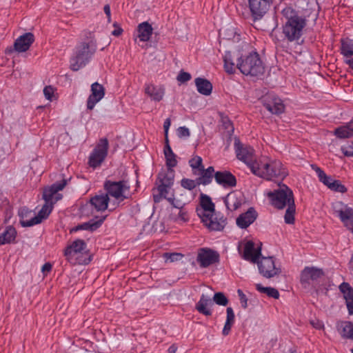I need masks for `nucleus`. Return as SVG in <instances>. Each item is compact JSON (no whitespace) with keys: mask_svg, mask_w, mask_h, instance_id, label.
Segmentation results:
<instances>
[{"mask_svg":"<svg viewBox=\"0 0 353 353\" xmlns=\"http://www.w3.org/2000/svg\"><path fill=\"white\" fill-rule=\"evenodd\" d=\"M264 107L273 114H281L285 110L283 101L273 94H269L263 98Z\"/></svg>","mask_w":353,"mask_h":353,"instance_id":"15","label":"nucleus"},{"mask_svg":"<svg viewBox=\"0 0 353 353\" xmlns=\"http://www.w3.org/2000/svg\"><path fill=\"white\" fill-rule=\"evenodd\" d=\"M55 88L52 85L46 86L43 89V94L46 99L52 101Z\"/></svg>","mask_w":353,"mask_h":353,"instance_id":"47","label":"nucleus"},{"mask_svg":"<svg viewBox=\"0 0 353 353\" xmlns=\"http://www.w3.org/2000/svg\"><path fill=\"white\" fill-rule=\"evenodd\" d=\"M183 257V255L182 254L178 253V252H172V253L165 252L163 255L164 262L166 263H171L180 261Z\"/></svg>","mask_w":353,"mask_h":353,"instance_id":"42","label":"nucleus"},{"mask_svg":"<svg viewBox=\"0 0 353 353\" xmlns=\"http://www.w3.org/2000/svg\"><path fill=\"white\" fill-rule=\"evenodd\" d=\"M164 155L166 161V166L167 168H174L177 165L176 156L173 152L170 144L168 139H166V142L165 143L164 146Z\"/></svg>","mask_w":353,"mask_h":353,"instance_id":"31","label":"nucleus"},{"mask_svg":"<svg viewBox=\"0 0 353 353\" xmlns=\"http://www.w3.org/2000/svg\"><path fill=\"white\" fill-rule=\"evenodd\" d=\"M310 324L316 329H318V330H321L323 327V323L318 320V319H315V320H311L310 321Z\"/></svg>","mask_w":353,"mask_h":353,"instance_id":"57","label":"nucleus"},{"mask_svg":"<svg viewBox=\"0 0 353 353\" xmlns=\"http://www.w3.org/2000/svg\"><path fill=\"white\" fill-rule=\"evenodd\" d=\"M241 52L226 51L223 56L224 69L228 74H234L238 69V63L241 61Z\"/></svg>","mask_w":353,"mask_h":353,"instance_id":"16","label":"nucleus"},{"mask_svg":"<svg viewBox=\"0 0 353 353\" xmlns=\"http://www.w3.org/2000/svg\"><path fill=\"white\" fill-rule=\"evenodd\" d=\"M197 260L201 265H212L219 262V254L210 248H201L199 251Z\"/></svg>","mask_w":353,"mask_h":353,"instance_id":"18","label":"nucleus"},{"mask_svg":"<svg viewBox=\"0 0 353 353\" xmlns=\"http://www.w3.org/2000/svg\"><path fill=\"white\" fill-rule=\"evenodd\" d=\"M338 330L343 338L353 340V323L343 321L338 324Z\"/></svg>","mask_w":353,"mask_h":353,"instance_id":"36","label":"nucleus"},{"mask_svg":"<svg viewBox=\"0 0 353 353\" xmlns=\"http://www.w3.org/2000/svg\"><path fill=\"white\" fill-rule=\"evenodd\" d=\"M87 243L81 239H77L68 244L65 249V256L68 261L73 258L76 254L82 253L85 250Z\"/></svg>","mask_w":353,"mask_h":353,"instance_id":"21","label":"nucleus"},{"mask_svg":"<svg viewBox=\"0 0 353 353\" xmlns=\"http://www.w3.org/2000/svg\"><path fill=\"white\" fill-rule=\"evenodd\" d=\"M170 125H171L170 119H166L165 121H164V123H163V128H164L165 137V141H166V139H168V130L170 128Z\"/></svg>","mask_w":353,"mask_h":353,"instance_id":"58","label":"nucleus"},{"mask_svg":"<svg viewBox=\"0 0 353 353\" xmlns=\"http://www.w3.org/2000/svg\"><path fill=\"white\" fill-rule=\"evenodd\" d=\"M341 54L346 58L353 55V45L346 42H342L341 48Z\"/></svg>","mask_w":353,"mask_h":353,"instance_id":"45","label":"nucleus"},{"mask_svg":"<svg viewBox=\"0 0 353 353\" xmlns=\"http://www.w3.org/2000/svg\"><path fill=\"white\" fill-rule=\"evenodd\" d=\"M259 273L266 279L278 276L281 273L280 266H258Z\"/></svg>","mask_w":353,"mask_h":353,"instance_id":"35","label":"nucleus"},{"mask_svg":"<svg viewBox=\"0 0 353 353\" xmlns=\"http://www.w3.org/2000/svg\"><path fill=\"white\" fill-rule=\"evenodd\" d=\"M252 173L267 181L283 179L288 174L281 161L268 157L258 159Z\"/></svg>","mask_w":353,"mask_h":353,"instance_id":"3","label":"nucleus"},{"mask_svg":"<svg viewBox=\"0 0 353 353\" xmlns=\"http://www.w3.org/2000/svg\"><path fill=\"white\" fill-rule=\"evenodd\" d=\"M189 164L195 174L204 168L203 165V159L199 156L192 158L189 161Z\"/></svg>","mask_w":353,"mask_h":353,"instance_id":"41","label":"nucleus"},{"mask_svg":"<svg viewBox=\"0 0 353 353\" xmlns=\"http://www.w3.org/2000/svg\"><path fill=\"white\" fill-rule=\"evenodd\" d=\"M329 189L332 191L345 193L347 191V188L344 185L341 183L339 180H335L331 177V180L325 185Z\"/></svg>","mask_w":353,"mask_h":353,"instance_id":"38","label":"nucleus"},{"mask_svg":"<svg viewBox=\"0 0 353 353\" xmlns=\"http://www.w3.org/2000/svg\"><path fill=\"white\" fill-rule=\"evenodd\" d=\"M201 219L203 224L210 230L221 231L227 225V219L219 212L208 215L203 214Z\"/></svg>","mask_w":353,"mask_h":353,"instance_id":"12","label":"nucleus"},{"mask_svg":"<svg viewBox=\"0 0 353 353\" xmlns=\"http://www.w3.org/2000/svg\"><path fill=\"white\" fill-rule=\"evenodd\" d=\"M52 270V266H42L41 271L42 272L46 274L50 272Z\"/></svg>","mask_w":353,"mask_h":353,"instance_id":"61","label":"nucleus"},{"mask_svg":"<svg viewBox=\"0 0 353 353\" xmlns=\"http://www.w3.org/2000/svg\"><path fill=\"white\" fill-rule=\"evenodd\" d=\"M234 149L237 159L245 163L252 172L253 167H255L258 161L255 158L253 148L241 143L239 140H235Z\"/></svg>","mask_w":353,"mask_h":353,"instance_id":"11","label":"nucleus"},{"mask_svg":"<svg viewBox=\"0 0 353 353\" xmlns=\"http://www.w3.org/2000/svg\"><path fill=\"white\" fill-rule=\"evenodd\" d=\"M159 195H154V200L155 202H159L161 198L167 199L171 204L174 202V194L171 192V186H166L165 185H160L157 188Z\"/></svg>","mask_w":353,"mask_h":353,"instance_id":"29","label":"nucleus"},{"mask_svg":"<svg viewBox=\"0 0 353 353\" xmlns=\"http://www.w3.org/2000/svg\"><path fill=\"white\" fill-rule=\"evenodd\" d=\"M238 69L245 75L259 76L264 72V66L259 54L252 51L241 53V61L238 63Z\"/></svg>","mask_w":353,"mask_h":353,"instance_id":"4","label":"nucleus"},{"mask_svg":"<svg viewBox=\"0 0 353 353\" xmlns=\"http://www.w3.org/2000/svg\"><path fill=\"white\" fill-rule=\"evenodd\" d=\"M233 324L234 323L225 321L223 331H222V333L224 336H227L229 334Z\"/></svg>","mask_w":353,"mask_h":353,"instance_id":"54","label":"nucleus"},{"mask_svg":"<svg viewBox=\"0 0 353 353\" xmlns=\"http://www.w3.org/2000/svg\"><path fill=\"white\" fill-rule=\"evenodd\" d=\"M191 75L190 73L181 71L177 77V80L181 83H185L190 80Z\"/></svg>","mask_w":353,"mask_h":353,"instance_id":"50","label":"nucleus"},{"mask_svg":"<svg viewBox=\"0 0 353 353\" xmlns=\"http://www.w3.org/2000/svg\"><path fill=\"white\" fill-rule=\"evenodd\" d=\"M196 183L194 180L189 179H183L181 181V186L189 190L195 188Z\"/></svg>","mask_w":353,"mask_h":353,"instance_id":"46","label":"nucleus"},{"mask_svg":"<svg viewBox=\"0 0 353 353\" xmlns=\"http://www.w3.org/2000/svg\"><path fill=\"white\" fill-rule=\"evenodd\" d=\"M256 289L261 293L266 294L269 297H272L276 299L279 298V292L276 288L263 287L261 284L258 283L256 285Z\"/></svg>","mask_w":353,"mask_h":353,"instance_id":"39","label":"nucleus"},{"mask_svg":"<svg viewBox=\"0 0 353 353\" xmlns=\"http://www.w3.org/2000/svg\"><path fill=\"white\" fill-rule=\"evenodd\" d=\"M32 211L29 210L28 208H22L20 209L19 212V216L21 217V220L20 221V223H21V221H25L23 219L25 216H27L28 214H30Z\"/></svg>","mask_w":353,"mask_h":353,"instance_id":"56","label":"nucleus"},{"mask_svg":"<svg viewBox=\"0 0 353 353\" xmlns=\"http://www.w3.org/2000/svg\"><path fill=\"white\" fill-rule=\"evenodd\" d=\"M325 276V272L317 266H305L300 274V282L304 288L316 285Z\"/></svg>","mask_w":353,"mask_h":353,"instance_id":"10","label":"nucleus"},{"mask_svg":"<svg viewBox=\"0 0 353 353\" xmlns=\"http://www.w3.org/2000/svg\"><path fill=\"white\" fill-rule=\"evenodd\" d=\"M145 93L150 96L152 100L160 101L164 95V90L152 84L146 85L145 87Z\"/></svg>","mask_w":353,"mask_h":353,"instance_id":"33","label":"nucleus"},{"mask_svg":"<svg viewBox=\"0 0 353 353\" xmlns=\"http://www.w3.org/2000/svg\"><path fill=\"white\" fill-rule=\"evenodd\" d=\"M90 91V110H92L95 105L104 97L105 90L103 85L95 82L91 85Z\"/></svg>","mask_w":353,"mask_h":353,"instance_id":"20","label":"nucleus"},{"mask_svg":"<svg viewBox=\"0 0 353 353\" xmlns=\"http://www.w3.org/2000/svg\"><path fill=\"white\" fill-rule=\"evenodd\" d=\"M177 133L179 137H188L190 136V130L185 126L179 127Z\"/></svg>","mask_w":353,"mask_h":353,"instance_id":"51","label":"nucleus"},{"mask_svg":"<svg viewBox=\"0 0 353 353\" xmlns=\"http://www.w3.org/2000/svg\"><path fill=\"white\" fill-rule=\"evenodd\" d=\"M281 13L284 19L282 26L284 39L290 43H300L306 31L309 16L303 11L292 7H285Z\"/></svg>","mask_w":353,"mask_h":353,"instance_id":"1","label":"nucleus"},{"mask_svg":"<svg viewBox=\"0 0 353 353\" xmlns=\"http://www.w3.org/2000/svg\"><path fill=\"white\" fill-rule=\"evenodd\" d=\"M200 205L202 209L196 210L200 218L203 217V214L208 215L216 212L214 209V203L212 202L211 198L207 194H201Z\"/></svg>","mask_w":353,"mask_h":353,"instance_id":"23","label":"nucleus"},{"mask_svg":"<svg viewBox=\"0 0 353 353\" xmlns=\"http://www.w3.org/2000/svg\"><path fill=\"white\" fill-rule=\"evenodd\" d=\"M237 294L239 296L240 302L243 308L246 309L248 307V299L245 294L240 289L237 290Z\"/></svg>","mask_w":353,"mask_h":353,"instance_id":"49","label":"nucleus"},{"mask_svg":"<svg viewBox=\"0 0 353 353\" xmlns=\"http://www.w3.org/2000/svg\"><path fill=\"white\" fill-rule=\"evenodd\" d=\"M109 143L106 138L99 140L90 154V168H99L105 161L108 152Z\"/></svg>","mask_w":353,"mask_h":353,"instance_id":"9","label":"nucleus"},{"mask_svg":"<svg viewBox=\"0 0 353 353\" xmlns=\"http://www.w3.org/2000/svg\"><path fill=\"white\" fill-rule=\"evenodd\" d=\"M341 151L345 157H353V141L349 145L342 146Z\"/></svg>","mask_w":353,"mask_h":353,"instance_id":"48","label":"nucleus"},{"mask_svg":"<svg viewBox=\"0 0 353 353\" xmlns=\"http://www.w3.org/2000/svg\"><path fill=\"white\" fill-rule=\"evenodd\" d=\"M67 183V181L63 179L61 182H57L50 186L43 189V199L45 201L44 205L39 210L38 214L29 221H21V225L23 227H30L42 222L46 219L51 213L54 205L62 199V194L59 191L62 190Z\"/></svg>","mask_w":353,"mask_h":353,"instance_id":"2","label":"nucleus"},{"mask_svg":"<svg viewBox=\"0 0 353 353\" xmlns=\"http://www.w3.org/2000/svg\"><path fill=\"white\" fill-rule=\"evenodd\" d=\"M17 231L14 228L9 226L0 234V244L10 243L14 241Z\"/></svg>","mask_w":353,"mask_h":353,"instance_id":"37","label":"nucleus"},{"mask_svg":"<svg viewBox=\"0 0 353 353\" xmlns=\"http://www.w3.org/2000/svg\"><path fill=\"white\" fill-rule=\"evenodd\" d=\"M195 85L197 91L203 95L208 96L212 93V85L206 79L198 77L195 79Z\"/></svg>","mask_w":353,"mask_h":353,"instance_id":"32","label":"nucleus"},{"mask_svg":"<svg viewBox=\"0 0 353 353\" xmlns=\"http://www.w3.org/2000/svg\"><path fill=\"white\" fill-rule=\"evenodd\" d=\"M247 1L254 21L261 19L270 6V0H247Z\"/></svg>","mask_w":353,"mask_h":353,"instance_id":"14","label":"nucleus"},{"mask_svg":"<svg viewBox=\"0 0 353 353\" xmlns=\"http://www.w3.org/2000/svg\"><path fill=\"white\" fill-rule=\"evenodd\" d=\"M113 26L114 28V30L112 32V34L115 37L120 36L123 32V29L118 26L117 23H114L113 24Z\"/></svg>","mask_w":353,"mask_h":353,"instance_id":"55","label":"nucleus"},{"mask_svg":"<svg viewBox=\"0 0 353 353\" xmlns=\"http://www.w3.org/2000/svg\"><path fill=\"white\" fill-rule=\"evenodd\" d=\"M152 32L153 28L151 24L148 21H144L138 25L136 37L138 38L140 41L146 42L150 39Z\"/></svg>","mask_w":353,"mask_h":353,"instance_id":"26","label":"nucleus"},{"mask_svg":"<svg viewBox=\"0 0 353 353\" xmlns=\"http://www.w3.org/2000/svg\"><path fill=\"white\" fill-rule=\"evenodd\" d=\"M261 247L256 246L252 241H248L245 243L243 257L253 263H259V259L261 256Z\"/></svg>","mask_w":353,"mask_h":353,"instance_id":"17","label":"nucleus"},{"mask_svg":"<svg viewBox=\"0 0 353 353\" xmlns=\"http://www.w3.org/2000/svg\"><path fill=\"white\" fill-rule=\"evenodd\" d=\"M103 11L107 17L108 22H111V10L110 7L108 4L104 6Z\"/></svg>","mask_w":353,"mask_h":353,"instance_id":"59","label":"nucleus"},{"mask_svg":"<svg viewBox=\"0 0 353 353\" xmlns=\"http://www.w3.org/2000/svg\"><path fill=\"white\" fill-rule=\"evenodd\" d=\"M80 230H88V222H85L82 224H79L70 230V233L77 232Z\"/></svg>","mask_w":353,"mask_h":353,"instance_id":"53","label":"nucleus"},{"mask_svg":"<svg viewBox=\"0 0 353 353\" xmlns=\"http://www.w3.org/2000/svg\"><path fill=\"white\" fill-rule=\"evenodd\" d=\"M256 219V212L253 208H250L246 212L241 214L236 219V225L241 228H246Z\"/></svg>","mask_w":353,"mask_h":353,"instance_id":"27","label":"nucleus"},{"mask_svg":"<svg viewBox=\"0 0 353 353\" xmlns=\"http://www.w3.org/2000/svg\"><path fill=\"white\" fill-rule=\"evenodd\" d=\"M176 350H177V347L174 344L172 345L168 349L169 353H175L176 352Z\"/></svg>","mask_w":353,"mask_h":353,"instance_id":"63","label":"nucleus"},{"mask_svg":"<svg viewBox=\"0 0 353 353\" xmlns=\"http://www.w3.org/2000/svg\"><path fill=\"white\" fill-rule=\"evenodd\" d=\"M265 194L269 199L271 205L279 210L294 203L293 192L285 184L279 185L278 189L268 191Z\"/></svg>","mask_w":353,"mask_h":353,"instance_id":"6","label":"nucleus"},{"mask_svg":"<svg viewBox=\"0 0 353 353\" xmlns=\"http://www.w3.org/2000/svg\"><path fill=\"white\" fill-rule=\"evenodd\" d=\"M224 203L228 210H236L242 203L241 193L237 191L230 192L224 199Z\"/></svg>","mask_w":353,"mask_h":353,"instance_id":"24","label":"nucleus"},{"mask_svg":"<svg viewBox=\"0 0 353 353\" xmlns=\"http://www.w3.org/2000/svg\"><path fill=\"white\" fill-rule=\"evenodd\" d=\"M332 210L344 227L353 234V208L342 201H336L332 203Z\"/></svg>","mask_w":353,"mask_h":353,"instance_id":"8","label":"nucleus"},{"mask_svg":"<svg viewBox=\"0 0 353 353\" xmlns=\"http://www.w3.org/2000/svg\"><path fill=\"white\" fill-rule=\"evenodd\" d=\"M223 125L225 129L233 131L234 128L232 122L228 118L223 119Z\"/></svg>","mask_w":353,"mask_h":353,"instance_id":"60","label":"nucleus"},{"mask_svg":"<svg viewBox=\"0 0 353 353\" xmlns=\"http://www.w3.org/2000/svg\"><path fill=\"white\" fill-rule=\"evenodd\" d=\"M109 201L108 194L105 193H100L90 199V204L94 207L97 212L100 214L94 215L93 210H92V219L90 218V232L97 230L103 223L106 218V215L102 213L107 209Z\"/></svg>","mask_w":353,"mask_h":353,"instance_id":"5","label":"nucleus"},{"mask_svg":"<svg viewBox=\"0 0 353 353\" xmlns=\"http://www.w3.org/2000/svg\"><path fill=\"white\" fill-rule=\"evenodd\" d=\"M214 169L212 166L208 167L207 169H201L196 174H199V177L197 179V183L204 185L210 184L213 178H214Z\"/></svg>","mask_w":353,"mask_h":353,"instance_id":"28","label":"nucleus"},{"mask_svg":"<svg viewBox=\"0 0 353 353\" xmlns=\"http://www.w3.org/2000/svg\"><path fill=\"white\" fill-rule=\"evenodd\" d=\"M287 207L288 208L284 215L285 223L290 225L294 224L296 211L295 203L291 204Z\"/></svg>","mask_w":353,"mask_h":353,"instance_id":"40","label":"nucleus"},{"mask_svg":"<svg viewBox=\"0 0 353 353\" xmlns=\"http://www.w3.org/2000/svg\"><path fill=\"white\" fill-rule=\"evenodd\" d=\"M345 63H347L353 70V59L345 60Z\"/></svg>","mask_w":353,"mask_h":353,"instance_id":"64","label":"nucleus"},{"mask_svg":"<svg viewBox=\"0 0 353 353\" xmlns=\"http://www.w3.org/2000/svg\"><path fill=\"white\" fill-rule=\"evenodd\" d=\"M339 290L345 299L349 314H353V288L348 283L343 282L339 285Z\"/></svg>","mask_w":353,"mask_h":353,"instance_id":"25","label":"nucleus"},{"mask_svg":"<svg viewBox=\"0 0 353 353\" xmlns=\"http://www.w3.org/2000/svg\"><path fill=\"white\" fill-rule=\"evenodd\" d=\"M103 186L108 197L112 196L119 202H122L130 196V185L125 181H106Z\"/></svg>","mask_w":353,"mask_h":353,"instance_id":"7","label":"nucleus"},{"mask_svg":"<svg viewBox=\"0 0 353 353\" xmlns=\"http://www.w3.org/2000/svg\"><path fill=\"white\" fill-rule=\"evenodd\" d=\"M227 318L226 321L234 323V313L232 307H228L226 309Z\"/></svg>","mask_w":353,"mask_h":353,"instance_id":"52","label":"nucleus"},{"mask_svg":"<svg viewBox=\"0 0 353 353\" xmlns=\"http://www.w3.org/2000/svg\"><path fill=\"white\" fill-rule=\"evenodd\" d=\"M214 179L217 184L225 188H233L236 185V177L228 171H218L215 172Z\"/></svg>","mask_w":353,"mask_h":353,"instance_id":"19","label":"nucleus"},{"mask_svg":"<svg viewBox=\"0 0 353 353\" xmlns=\"http://www.w3.org/2000/svg\"><path fill=\"white\" fill-rule=\"evenodd\" d=\"M34 41V36L31 32H27L20 36L14 43L16 51L23 52L27 51Z\"/></svg>","mask_w":353,"mask_h":353,"instance_id":"22","label":"nucleus"},{"mask_svg":"<svg viewBox=\"0 0 353 353\" xmlns=\"http://www.w3.org/2000/svg\"><path fill=\"white\" fill-rule=\"evenodd\" d=\"M88 60V43H83L80 46L75 54L70 59V68L78 71L85 66Z\"/></svg>","mask_w":353,"mask_h":353,"instance_id":"13","label":"nucleus"},{"mask_svg":"<svg viewBox=\"0 0 353 353\" xmlns=\"http://www.w3.org/2000/svg\"><path fill=\"white\" fill-rule=\"evenodd\" d=\"M213 301L216 304L223 306L227 305L229 302L228 299L223 292L215 293L213 296Z\"/></svg>","mask_w":353,"mask_h":353,"instance_id":"44","label":"nucleus"},{"mask_svg":"<svg viewBox=\"0 0 353 353\" xmlns=\"http://www.w3.org/2000/svg\"><path fill=\"white\" fill-rule=\"evenodd\" d=\"M158 179L160 185H165L166 186H172L174 183V170L172 168H167L159 174Z\"/></svg>","mask_w":353,"mask_h":353,"instance_id":"34","label":"nucleus"},{"mask_svg":"<svg viewBox=\"0 0 353 353\" xmlns=\"http://www.w3.org/2000/svg\"><path fill=\"white\" fill-rule=\"evenodd\" d=\"M263 259L266 260L267 261V263H271L272 265H274L275 263V261H274V257L272 256H270V257H263Z\"/></svg>","mask_w":353,"mask_h":353,"instance_id":"62","label":"nucleus"},{"mask_svg":"<svg viewBox=\"0 0 353 353\" xmlns=\"http://www.w3.org/2000/svg\"><path fill=\"white\" fill-rule=\"evenodd\" d=\"M212 304V302L211 298L205 296V294H202L200 300L195 305V309L203 315L211 316L212 311L210 309L208 308L207 306Z\"/></svg>","mask_w":353,"mask_h":353,"instance_id":"30","label":"nucleus"},{"mask_svg":"<svg viewBox=\"0 0 353 353\" xmlns=\"http://www.w3.org/2000/svg\"><path fill=\"white\" fill-rule=\"evenodd\" d=\"M312 170L315 171L319 180L323 183L325 185L328 183L329 180H331V176H327L325 172L316 165H311Z\"/></svg>","mask_w":353,"mask_h":353,"instance_id":"43","label":"nucleus"}]
</instances>
